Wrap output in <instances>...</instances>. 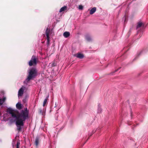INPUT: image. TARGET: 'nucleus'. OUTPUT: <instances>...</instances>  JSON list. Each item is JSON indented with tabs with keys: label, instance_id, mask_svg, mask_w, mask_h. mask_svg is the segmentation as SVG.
Returning <instances> with one entry per match:
<instances>
[{
	"label": "nucleus",
	"instance_id": "1",
	"mask_svg": "<svg viewBox=\"0 0 148 148\" xmlns=\"http://www.w3.org/2000/svg\"><path fill=\"white\" fill-rule=\"evenodd\" d=\"M12 119L11 121L12 122L16 121V124L17 127V130L19 131L22 127L24 125V122L26 119L28 118L29 111L27 108L24 110H21L18 112L17 115L13 112H10Z\"/></svg>",
	"mask_w": 148,
	"mask_h": 148
},
{
	"label": "nucleus",
	"instance_id": "2",
	"mask_svg": "<svg viewBox=\"0 0 148 148\" xmlns=\"http://www.w3.org/2000/svg\"><path fill=\"white\" fill-rule=\"evenodd\" d=\"M28 72L29 75L25 80L24 82V83L25 84H27L30 80L34 78L37 75V71L35 68H30Z\"/></svg>",
	"mask_w": 148,
	"mask_h": 148
},
{
	"label": "nucleus",
	"instance_id": "3",
	"mask_svg": "<svg viewBox=\"0 0 148 148\" xmlns=\"http://www.w3.org/2000/svg\"><path fill=\"white\" fill-rule=\"evenodd\" d=\"M36 58L34 56H32L29 62V66H31L36 64Z\"/></svg>",
	"mask_w": 148,
	"mask_h": 148
},
{
	"label": "nucleus",
	"instance_id": "4",
	"mask_svg": "<svg viewBox=\"0 0 148 148\" xmlns=\"http://www.w3.org/2000/svg\"><path fill=\"white\" fill-rule=\"evenodd\" d=\"M51 34V33L50 32V29H48V28H47L46 30V35L47 36V44L48 45H49V43L50 41V38L49 37Z\"/></svg>",
	"mask_w": 148,
	"mask_h": 148
},
{
	"label": "nucleus",
	"instance_id": "5",
	"mask_svg": "<svg viewBox=\"0 0 148 148\" xmlns=\"http://www.w3.org/2000/svg\"><path fill=\"white\" fill-rule=\"evenodd\" d=\"M25 88V87L23 86L19 90L18 93V97H21L22 96L23 93V92Z\"/></svg>",
	"mask_w": 148,
	"mask_h": 148
},
{
	"label": "nucleus",
	"instance_id": "6",
	"mask_svg": "<svg viewBox=\"0 0 148 148\" xmlns=\"http://www.w3.org/2000/svg\"><path fill=\"white\" fill-rule=\"evenodd\" d=\"M63 36L65 38H66L70 35V33L69 32H65L63 33Z\"/></svg>",
	"mask_w": 148,
	"mask_h": 148
},
{
	"label": "nucleus",
	"instance_id": "7",
	"mask_svg": "<svg viewBox=\"0 0 148 148\" xmlns=\"http://www.w3.org/2000/svg\"><path fill=\"white\" fill-rule=\"evenodd\" d=\"M76 56L77 58L82 59L84 57V55L82 54L78 53L76 55Z\"/></svg>",
	"mask_w": 148,
	"mask_h": 148
},
{
	"label": "nucleus",
	"instance_id": "8",
	"mask_svg": "<svg viewBox=\"0 0 148 148\" xmlns=\"http://www.w3.org/2000/svg\"><path fill=\"white\" fill-rule=\"evenodd\" d=\"M96 10V8L95 7L92 8L90 10V14H92L94 13Z\"/></svg>",
	"mask_w": 148,
	"mask_h": 148
},
{
	"label": "nucleus",
	"instance_id": "9",
	"mask_svg": "<svg viewBox=\"0 0 148 148\" xmlns=\"http://www.w3.org/2000/svg\"><path fill=\"white\" fill-rule=\"evenodd\" d=\"M6 99L5 97H3V99L0 98V106L2 105Z\"/></svg>",
	"mask_w": 148,
	"mask_h": 148
},
{
	"label": "nucleus",
	"instance_id": "10",
	"mask_svg": "<svg viewBox=\"0 0 148 148\" xmlns=\"http://www.w3.org/2000/svg\"><path fill=\"white\" fill-rule=\"evenodd\" d=\"M16 106L18 109L19 110L21 109L22 108V106L21 103H18L16 105Z\"/></svg>",
	"mask_w": 148,
	"mask_h": 148
},
{
	"label": "nucleus",
	"instance_id": "11",
	"mask_svg": "<svg viewBox=\"0 0 148 148\" xmlns=\"http://www.w3.org/2000/svg\"><path fill=\"white\" fill-rule=\"evenodd\" d=\"M66 6H64V7H62L60 10V12H62L63 11H64L65 9H66Z\"/></svg>",
	"mask_w": 148,
	"mask_h": 148
},
{
	"label": "nucleus",
	"instance_id": "12",
	"mask_svg": "<svg viewBox=\"0 0 148 148\" xmlns=\"http://www.w3.org/2000/svg\"><path fill=\"white\" fill-rule=\"evenodd\" d=\"M102 111V109L101 108L100 106L99 105L98 106V108L97 110V112L99 113H100Z\"/></svg>",
	"mask_w": 148,
	"mask_h": 148
},
{
	"label": "nucleus",
	"instance_id": "13",
	"mask_svg": "<svg viewBox=\"0 0 148 148\" xmlns=\"http://www.w3.org/2000/svg\"><path fill=\"white\" fill-rule=\"evenodd\" d=\"M143 23L142 22L138 23L136 26L137 29H138V28L141 27Z\"/></svg>",
	"mask_w": 148,
	"mask_h": 148
},
{
	"label": "nucleus",
	"instance_id": "14",
	"mask_svg": "<svg viewBox=\"0 0 148 148\" xmlns=\"http://www.w3.org/2000/svg\"><path fill=\"white\" fill-rule=\"evenodd\" d=\"M86 39L88 41H90L91 40L90 36L88 35H87L86 36Z\"/></svg>",
	"mask_w": 148,
	"mask_h": 148
},
{
	"label": "nucleus",
	"instance_id": "15",
	"mask_svg": "<svg viewBox=\"0 0 148 148\" xmlns=\"http://www.w3.org/2000/svg\"><path fill=\"white\" fill-rule=\"evenodd\" d=\"M48 97L49 96H47V97L44 100L43 105V106H44L46 103L47 101V99L48 98Z\"/></svg>",
	"mask_w": 148,
	"mask_h": 148
},
{
	"label": "nucleus",
	"instance_id": "16",
	"mask_svg": "<svg viewBox=\"0 0 148 148\" xmlns=\"http://www.w3.org/2000/svg\"><path fill=\"white\" fill-rule=\"evenodd\" d=\"M39 142V139L38 138H36L35 140V144L36 145H38Z\"/></svg>",
	"mask_w": 148,
	"mask_h": 148
},
{
	"label": "nucleus",
	"instance_id": "17",
	"mask_svg": "<svg viewBox=\"0 0 148 148\" xmlns=\"http://www.w3.org/2000/svg\"><path fill=\"white\" fill-rule=\"evenodd\" d=\"M20 145V143L19 141H18L16 144V148H19V146Z\"/></svg>",
	"mask_w": 148,
	"mask_h": 148
},
{
	"label": "nucleus",
	"instance_id": "18",
	"mask_svg": "<svg viewBox=\"0 0 148 148\" xmlns=\"http://www.w3.org/2000/svg\"><path fill=\"white\" fill-rule=\"evenodd\" d=\"M83 8V6L82 5H80L79 6L78 8L80 10H82Z\"/></svg>",
	"mask_w": 148,
	"mask_h": 148
},
{
	"label": "nucleus",
	"instance_id": "19",
	"mask_svg": "<svg viewBox=\"0 0 148 148\" xmlns=\"http://www.w3.org/2000/svg\"><path fill=\"white\" fill-rule=\"evenodd\" d=\"M40 113H42V110H40Z\"/></svg>",
	"mask_w": 148,
	"mask_h": 148
},
{
	"label": "nucleus",
	"instance_id": "20",
	"mask_svg": "<svg viewBox=\"0 0 148 148\" xmlns=\"http://www.w3.org/2000/svg\"><path fill=\"white\" fill-rule=\"evenodd\" d=\"M23 102H24L25 100H24H24H23Z\"/></svg>",
	"mask_w": 148,
	"mask_h": 148
}]
</instances>
